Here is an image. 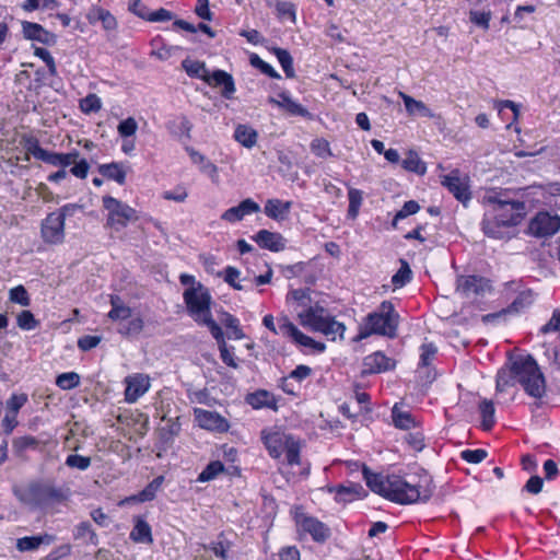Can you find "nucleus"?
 <instances>
[{
	"mask_svg": "<svg viewBox=\"0 0 560 560\" xmlns=\"http://www.w3.org/2000/svg\"><path fill=\"white\" fill-rule=\"evenodd\" d=\"M483 203L482 231L489 237L499 240L506 237L508 229L521 222L525 209L524 202L504 199L500 192L486 195Z\"/></svg>",
	"mask_w": 560,
	"mask_h": 560,
	"instance_id": "nucleus-1",
	"label": "nucleus"
},
{
	"mask_svg": "<svg viewBox=\"0 0 560 560\" xmlns=\"http://www.w3.org/2000/svg\"><path fill=\"white\" fill-rule=\"evenodd\" d=\"M389 500L399 504H412L418 501H428L433 493V482L430 475L423 472L410 476L408 479L392 475Z\"/></svg>",
	"mask_w": 560,
	"mask_h": 560,
	"instance_id": "nucleus-2",
	"label": "nucleus"
},
{
	"mask_svg": "<svg viewBox=\"0 0 560 560\" xmlns=\"http://www.w3.org/2000/svg\"><path fill=\"white\" fill-rule=\"evenodd\" d=\"M189 316L198 324L208 327L212 337L220 336V326L211 314L212 296L203 284L187 288L183 293Z\"/></svg>",
	"mask_w": 560,
	"mask_h": 560,
	"instance_id": "nucleus-3",
	"label": "nucleus"
},
{
	"mask_svg": "<svg viewBox=\"0 0 560 560\" xmlns=\"http://www.w3.org/2000/svg\"><path fill=\"white\" fill-rule=\"evenodd\" d=\"M513 378L521 384L527 395L541 398L546 393V381L537 362L530 355H517L511 359Z\"/></svg>",
	"mask_w": 560,
	"mask_h": 560,
	"instance_id": "nucleus-4",
	"label": "nucleus"
},
{
	"mask_svg": "<svg viewBox=\"0 0 560 560\" xmlns=\"http://www.w3.org/2000/svg\"><path fill=\"white\" fill-rule=\"evenodd\" d=\"M399 315L389 301L381 303L378 310L369 314L360 325L355 340L365 339L372 335L394 338L397 335Z\"/></svg>",
	"mask_w": 560,
	"mask_h": 560,
	"instance_id": "nucleus-5",
	"label": "nucleus"
},
{
	"mask_svg": "<svg viewBox=\"0 0 560 560\" xmlns=\"http://www.w3.org/2000/svg\"><path fill=\"white\" fill-rule=\"evenodd\" d=\"M302 326L312 330L319 331L330 340L337 338L343 339L346 326L325 314V310L318 305L299 312L298 314Z\"/></svg>",
	"mask_w": 560,
	"mask_h": 560,
	"instance_id": "nucleus-6",
	"label": "nucleus"
},
{
	"mask_svg": "<svg viewBox=\"0 0 560 560\" xmlns=\"http://www.w3.org/2000/svg\"><path fill=\"white\" fill-rule=\"evenodd\" d=\"M103 207L108 212L107 225L116 231L127 226L129 222L138 220L137 211L133 208L112 196L103 197Z\"/></svg>",
	"mask_w": 560,
	"mask_h": 560,
	"instance_id": "nucleus-7",
	"label": "nucleus"
},
{
	"mask_svg": "<svg viewBox=\"0 0 560 560\" xmlns=\"http://www.w3.org/2000/svg\"><path fill=\"white\" fill-rule=\"evenodd\" d=\"M444 186L458 201L466 205L471 199L469 177L463 175L459 170H453L446 175L440 176Z\"/></svg>",
	"mask_w": 560,
	"mask_h": 560,
	"instance_id": "nucleus-8",
	"label": "nucleus"
},
{
	"mask_svg": "<svg viewBox=\"0 0 560 560\" xmlns=\"http://www.w3.org/2000/svg\"><path fill=\"white\" fill-rule=\"evenodd\" d=\"M296 527L300 533L310 534L315 541L323 542L330 536L329 528L315 517L296 510Z\"/></svg>",
	"mask_w": 560,
	"mask_h": 560,
	"instance_id": "nucleus-9",
	"label": "nucleus"
},
{
	"mask_svg": "<svg viewBox=\"0 0 560 560\" xmlns=\"http://www.w3.org/2000/svg\"><path fill=\"white\" fill-rule=\"evenodd\" d=\"M491 290L489 281L478 276H460L456 281V292L466 299L485 295Z\"/></svg>",
	"mask_w": 560,
	"mask_h": 560,
	"instance_id": "nucleus-10",
	"label": "nucleus"
},
{
	"mask_svg": "<svg viewBox=\"0 0 560 560\" xmlns=\"http://www.w3.org/2000/svg\"><path fill=\"white\" fill-rule=\"evenodd\" d=\"M28 151L36 159L52 166H61L63 168L72 165V163L77 162V159L80 156V153L75 150L68 153L49 152L39 147L37 142L32 143L28 147Z\"/></svg>",
	"mask_w": 560,
	"mask_h": 560,
	"instance_id": "nucleus-11",
	"label": "nucleus"
},
{
	"mask_svg": "<svg viewBox=\"0 0 560 560\" xmlns=\"http://www.w3.org/2000/svg\"><path fill=\"white\" fill-rule=\"evenodd\" d=\"M528 230L532 235L537 237L553 235L560 230V217L539 212L530 220Z\"/></svg>",
	"mask_w": 560,
	"mask_h": 560,
	"instance_id": "nucleus-12",
	"label": "nucleus"
},
{
	"mask_svg": "<svg viewBox=\"0 0 560 560\" xmlns=\"http://www.w3.org/2000/svg\"><path fill=\"white\" fill-rule=\"evenodd\" d=\"M194 417L198 427L207 431L222 433L230 428L229 421L217 411L195 408Z\"/></svg>",
	"mask_w": 560,
	"mask_h": 560,
	"instance_id": "nucleus-13",
	"label": "nucleus"
},
{
	"mask_svg": "<svg viewBox=\"0 0 560 560\" xmlns=\"http://www.w3.org/2000/svg\"><path fill=\"white\" fill-rule=\"evenodd\" d=\"M125 400L128 404L136 402L150 389L151 386L150 377L142 373L128 375L125 378Z\"/></svg>",
	"mask_w": 560,
	"mask_h": 560,
	"instance_id": "nucleus-14",
	"label": "nucleus"
},
{
	"mask_svg": "<svg viewBox=\"0 0 560 560\" xmlns=\"http://www.w3.org/2000/svg\"><path fill=\"white\" fill-rule=\"evenodd\" d=\"M42 238L48 244H60L65 240V224L59 215L48 214L40 226Z\"/></svg>",
	"mask_w": 560,
	"mask_h": 560,
	"instance_id": "nucleus-15",
	"label": "nucleus"
},
{
	"mask_svg": "<svg viewBox=\"0 0 560 560\" xmlns=\"http://www.w3.org/2000/svg\"><path fill=\"white\" fill-rule=\"evenodd\" d=\"M280 335L292 338L296 343L324 351L325 346L304 335L288 317L280 318Z\"/></svg>",
	"mask_w": 560,
	"mask_h": 560,
	"instance_id": "nucleus-16",
	"label": "nucleus"
},
{
	"mask_svg": "<svg viewBox=\"0 0 560 560\" xmlns=\"http://www.w3.org/2000/svg\"><path fill=\"white\" fill-rule=\"evenodd\" d=\"M205 82L212 88H220L222 96L228 100L232 98L236 91L233 77L223 70L209 72Z\"/></svg>",
	"mask_w": 560,
	"mask_h": 560,
	"instance_id": "nucleus-17",
	"label": "nucleus"
},
{
	"mask_svg": "<svg viewBox=\"0 0 560 560\" xmlns=\"http://www.w3.org/2000/svg\"><path fill=\"white\" fill-rule=\"evenodd\" d=\"M21 25L25 39L36 40L45 45H54L56 43V35L45 30L40 24L23 21Z\"/></svg>",
	"mask_w": 560,
	"mask_h": 560,
	"instance_id": "nucleus-18",
	"label": "nucleus"
},
{
	"mask_svg": "<svg viewBox=\"0 0 560 560\" xmlns=\"http://www.w3.org/2000/svg\"><path fill=\"white\" fill-rule=\"evenodd\" d=\"M268 103L293 116L306 117L310 115L308 110L294 101L287 92H281L277 96H270Z\"/></svg>",
	"mask_w": 560,
	"mask_h": 560,
	"instance_id": "nucleus-19",
	"label": "nucleus"
},
{
	"mask_svg": "<svg viewBox=\"0 0 560 560\" xmlns=\"http://www.w3.org/2000/svg\"><path fill=\"white\" fill-rule=\"evenodd\" d=\"M259 210V205L254 200L247 198L236 207H232L224 211L223 214L221 215V219L230 223H235L243 220L245 215L256 213Z\"/></svg>",
	"mask_w": 560,
	"mask_h": 560,
	"instance_id": "nucleus-20",
	"label": "nucleus"
},
{
	"mask_svg": "<svg viewBox=\"0 0 560 560\" xmlns=\"http://www.w3.org/2000/svg\"><path fill=\"white\" fill-rule=\"evenodd\" d=\"M363 476L366 486L375 493L389 500V488L392 487V475L384 476L382 474L371 472L366 467L363 469Z\"/></svg>",
	"mask_w": 560,
	"mask_h": 560,
	"instance_id": "nucleus-21",
	"label": "nucleus"
},
{
	"mask_svg": "<svg viewBox=\"0 0 560 560\" xmlns=\"http://www.w3.org/2000/svg\"><path fill=\"white\" fill-rule=\"evenodd\" d=\"M264 443L270 454L275 458H279L283 454V450L293 438L282 432H262Z\"/></svg>",
	"mask_w": 560,
	"mask_h": 560,
	"instance_id": "nucleus-22",
	"label": "nucleus"
},
{
	"mask_svg": "<svg viewBox=\"0 0 560 560\" xmlns=\"http://www.w3.org/2000/svg\"><path fill=\"white\" fill-rule=\"evenodd\" d=\"M254 240L261 248L271 252H281L285 248V240L280 233L260 230L255 235Z\"/></svg>",
	"mask_w": 560,
	"mask_h": 560,
	"instance_id": "nucleus-23",
	"label": "nucleus"
},
{
	"mask_svg": "<svg viewBox=\"0 0 560 560\" xmlns=\"http://www.w3.org/2000/svg\"><path fill=\"white\" fill-rule=\"evenodd\" d=\"M187 151L192 163L199 166L200 172L209 176L212 183H219V170L217 165L194 149H187Z\"/></svg>",
	"mask_w": 560,
	"mask_h": 560,
	"instance_id": "nucleus-24",
	"label": "nucleus"
},
{
	"mask_svg": "<svg viewBox=\"0 0 560 560\" xmlns=\"http://www.w3.org/2000/svg\"><path fill=\"white\" fill-rule=\"evenodd\" d=\"M88 20L92 24L100 22L105 31H114L117 27L115 16L108 10L100 7H94L90 10Z\"/></svg>",
	"mask_w": 560,
	"mask_h": 560,
	"instance_id": "nucleus-25",
	"label": "nucleus"
},
{
	"mask_svg": "<svg viewBox=\"0 0 560 560\" xmlns=\"http://www.w3.org/2000/svg\"><path fill=\"white\" fill-rule=\"evenodd\" d=\"M393 368V362L384 353L377 351L364 359V371L368 373H380Z\"/></svg>",
	"mask_w": 560,
	"mask_h": 560,
	"instance_id": "nucleus-26",
	"label": "nucleus"
},
{
	"mask_svg": "<svg viewBox=\"0 0 560 560\" xmlns=\"http://www.w3.org/2000/svg\"><path fill=\"white\" fill-rule=\"evenodd\" d=\"M246 401L248 405H250L254 409H260V408H271L273 410L277 409V399L276 397L265 389H259L255 393L249 394L246 397Z\"/></svg>",
	"mask_w": 560,
	"mask_h": 560,
	"instance_id": "nucleus-27",
	"label": "nucleus"
},
{
	"mask_svg": "<svg viewBox=\"0 0 560 560\" xmlns=\"http://www.w3.org/2000/svg\"><path fill=\"white\" fill-rule=\"evenodd\" d=\"M290 209V201H282L280 199H268L264 210L267 217L277 221H281L288 215Z\"/></svg>",
	"mask_w": 560,
	"mask_h": 560,
	"instance_id": "nucleus-28",
	"label": "nucleus"
},
{
	"mask_svg": "<svg viewBox=\"0 0 560 560\" xmlns=\"http://www.w3.org/2000/svg\"><path fill=\"white\" fill-rule=\"evenodd\" d=\"M192 125L186 116H178L167 122L168 131L178 139H190Z\"/></svg>",
	"mask_w": 560,
	"mask_h": 560,
	"instance_id": "nucleus-29",
	"label": "nucleus"
},
{
	"mask_svg": "<svg viewBox=\"0 0 560 560\" xmlns=\"http://www.w3.org/2000/svg\"><path fill=\"white\" fill-rule=\"evenodd\" d=\"M399 96L404 101L406 110L409 115H420L428 118H432L434 116L432 110L423 102L417 101L404 92H399Z\"/></svg>",
	"mask_w": 560,
	"mask_h": 560,
	"instance_id": "nucleus-30",
	"label": "nucleus"
},
{
	"mask_svg": "<svg viewBox=\"0 0 560 560\" xmlns=\"http://www.w3.org/2000/svg\"><path fill=\"white\" fill-rule=\"evenodd\" d=\"M54 541V537L51 535L45 534L39 536H31L23 537L18 539L16 548L24 551H33L36 550L40 545H50Z\"/></svg>",
	"mask_w": 560,
	"mask_h": 560,
	"instance_id": "nucleus-31",
	"label": "nucleus"
},
{
	"mask_svg": "<svg viewBox=\"0 0 560 560\" xmlns=\"http://www.w3.org/2000/svg\"><path fill=\"white\" fill-rule=\"evenodd\" d=\"M258 133L248 125H238L234 131V139L243 147L250 149L257 143Z\"/></svg>",
	"mask_w": 560,
	"mask_h": 560,
	"instance_id": "nucleus-32",
	"label": "nucleus"
},
{
	"mask_svg": "<svg viewBox=\"0 0 560 560\" xmlns=\"http://www.w3.org/2000/svg\"><path fill=\"white\" fill-rule=\"evenodd\" d=\"M98 172L103 176L115 180L119 185H124L126 182V170L121 163L112 162L107 164H101L98 166Z\"/></svg>",
	"mask_w": 560,
	"mask_h": 560,
	"instance_id": "nucleus-33",
	"label": "nucleus"
},
{
	"mask_svg": "<svg viewBox=\"0 0 560 560\" xmlns=\"http://www.w3.org/2000/svg\"><path fill=\"white\" fill-rule=\"evenodd\" d=\"M73 538L93 546L98 544V537L89 522H81L74 527Z\"/></svg>",
	"mask_w": 560,
	"mask_h": 560,
	"instance_id": "nucleus-34",
	"label": "nucleus"
},
{
	"mask_svg": "<svg viewBox=\"0 0 560 560\" xmlns=\"http://www.w3.org/2000/svg\"><path fill=\"white\" fill-rule=\"evenodd\" d=\"M16 495L19 500L30 506H40L42 505V497L39 493V485L33 483L27 488L18 491Z\"/></svg>",
	"mask_w": 560,
	"mask_h": 560,
	"instance_id": "nucleus-35",
	"label": "nucleus"
},
{
	"mask_svg": "<svg viewBox=\"0 0 560 560\" xmlns=\"http://www.w3.org/2000/svg\"><path fill=\"white\" fill-rule=\"evenodd\" d=\"M130 538L135 542L151 544L153 539L150 525L141 518L137 520L130 533Z\"/></svg>",
	"mask_w": 560,
	"mask_h": 560,
	"instance_id": "nucleus-36",
	"label": "nucleus"
},
{
	"mask_svg": "<svg viewBox=\"0 0 560 560\" xmlns=\"http://www.w3.org/2000/svg\"><path fill=\"white\" fill-rule=\"evenodd\" d=\"M182 67L190 78H197L202 81L206 80L209 73V70L207 69L205 62L194 60L190 58H186L185 60H183Z\"/></svg>",
	"mask_w": 560,
	"mask_h": 560,
	"instance_id": "nucleus-37",
	"label": "nucleus"
},
{
	"mask_svg": "<svg viewBox=\"0 0 560 560\" xmlns=\"http://www.w3.org/2000/svg\"><path fill=\"white\" fill-rule=\"evenodd\" d=\"M112 310L108 313V317L112 320H125L131 316V308L127 306L119 296H110Z\"/></svg>",
	"mask_w": 560,
	"mask_h": 560,
	"instance_id": "nucleus-38",
	"label": "nucleus"
},
{
	"mask_svg": "<svg viewBox=\"0 0 560 560\" xmlns=\"http://www.w3.org/2000/svg\"><path fill=\"white\" fill-rule=\"evenodd\" d=\"M401 164L406 171L413 172L419 175H423L427 172L425 163L420 159L419 154L412 150L407 152Z\"/></svg>",
	"mask_w": 560,
	"mask_h": 560,
	"instance_id": "nucleus-39",
	"label": "nucleus"
},
{
	"mask_svg": "<svg viewBox=\"0 0 560 560\" xmlns=\"http://www.w3.org/2000/svg\"><path fill=\"white\" fill-rule=\"evenodd\" d=\"M479 411L481 415V427L483 430H490L494 422L495 408L491 400L483 399L479 404Z\"/></svg>",
	"mask_w": 560,
	"mask_h": 560,
	"instance_id": "nucleus-40",
	"label": "nucleus"
},
{
	"mask_svg": "<svg viewBox=\"0 0 560 560\" xmlns=\"http://www.w3.org/2000/svg\"><path fill=\"white\" fill-rule=\"evenodd\" d=\"M348 200L349 207L347 215L348 218L355 220L357 217L359 215V211L363 202V191L353 187H349Z\"/></svg>",
	"mask_w": 560,
	"mask_h": 560,
	"instance_id": "nucleus-41",
	"label": "nucleus"
},
{
	"mask_svg": "<svg viewBox=\"0 0 560 560\" xmlns=\"http://www.w3.org/2000/svg\"><path fill=\"white\" fill-rule=\"evenodd\" d=\"M279 63L281 65L285 75L288 78H294L295 71L293 68V59L287 49L276 47L272 49Z\"/></svg>",
	"mask_w": 560,
	"mask_h": 560,
	"instance_id": "nucleus-42",
	"label": "nucleus"
},
{
	"mask_svg": "<svg viewBox=\"0 0 560 560\" xmlns=\"http://www.w3.org/2000/svg\"><path fill=\"white\" fill-rule=\"evenodd\" d=\"M392 417L395 425L399 429L408 430L415 425V420L411 413L401 410L396 405L393 408Z\"/></svg>",
	"mask_w": 560,
	"mask_h": 560,
	"instance_id": "nucleus-43",
	"label": "nucleus"
},
{
	"mask_svg": "<svg viewBox=\"0 0 560 560\" xmlns=\"http://www.w3.org/2000/svg\"><path fill=\"white\" fill-rule=\"evenodd\" d=\"M39 493L42 497V505L61 502L65 499L63 492L51 486L39 485Z\"/></svg>",
	"mask_w": 560,
	"mask_h": 560,
	"instance_id": "nucleus-44",
	"label": "nucleus"
},
{
	"mask_svg": "<svg viewBox=\"0 0 560 560\" xmlns=\"http://www.w3.org/2000/svg\"><path fill=\"white\" fill-rule=\"evenodd\" d=\"M218 343H219V349H220V355H221V359L222 361L233 368V369H237L238 368V364L236 363V360H235V357H234V353L232 350H230L226 346V342L224 340V336H223V331L222 329L220 328V336L218 337H213Z\"/></svg>",
	"mask_w": 560,
	"mask_h": 560,
	"instance_id": "nucleus-45",
	"label": "nucleus"
},
{
	"mask_svg": "<svg viewBox=\"0 0 560 560\" xmlns=\"http://www.w3.org/2000/svg\"><path fill=\"white\" fill-rule=\"evenodd\" d=\"M56 384L65 390H70L80 384V376L75 372H67L57 376Z\"/></svg>",
	"mask_w": 560,
	"mask_h": 560,
	"instance_id": "nucleus-46",
	"label": "nucleus"
},
{
	"mask_svg": "<svg viewBox=\"0 0 560 560\" xmlns=\"http://www.w3.org/2000/svg\"><path fill=\"white\" fill-rule=\"evenodd\" d=\"M223 470H224V465L220 460L211 462L201 471V474L198 477V481L207 482V481L213 480Z\"/></svg>",
	"mask_w": 560,
	"mask_h": 560,
	"instance_id": "nucleus-47",
	"label": "nucleus"
},
{
	"mask_svg": "<svg viewBox=\"0 0 560 560\" xmlns=\"http://www.w3.org/2000/svg\"><path fill=\"white\" fill-rule=\"evenodd\" d=\"M161 39L154 38L151 43L153 49L151 51V56L155 57L159 60L165 61L170 59L173 55V51L177 49V47L166 46L163 43L159 46Z\"/></svg>",
	"mask_w": 560,
	"mask_h": 560,
	"instance_id": "nucleus-48",
	"label": "nucleus"
},
{
	"mask_svg": "<svg viewBox=\"0 0 560 560\" xmlns=\"http://www.w3.org/2000/svg\"><path fill=\"white\" fill-rule=\"evenodd\" d=\"M221 322L223 325H225L226 328L231 329L230 337H233L234 339H243L245 337L243 330L240 327L238 319L233 315L229 313H223Z\"/></svg>",
	"mask_w": 560,
	"mask_h": 560,
	"instance_id": "nucleus-49",
	"label": "nucleus"
},
{
	"mask_svg": "<svg viewBox=\"0 0 560 560\" xmlns=\"http://www.w3.org/2000/svg\"><path fill=\"white\" fill-rule=\"evenodd\" d=\"M300 443L292 439L283 450V454L288 465H300Z\"/></svg>",
	"mask_w": 560,
	"mask_h": 560,
	"instance_id": "nucleus-50",
	"label": "nucleus"
},
{
	"mask_svg": "<svg viewBox=\"0 0 560 560\" xmlns=\"http://www.w3.org/2000/svg\"><path fill=\"white\" fill-rule=\"evenodd\" d=\"M102 108V101L96 94H89L80 101V109L85 113H96Z\"/></svg>",
	"mask_w": 560,
	"mask_h": 560,
	"instance_id": "nucleus-51",
	"label": "nucleus"
},
{
	"mask_svg": "<svg viewBox=\"0 0 560 560\" xmlns=\"http://www.w3.org/2000/svg\"><path fill=\"white\" fill-rule=\"evenodd\" d=\"M311 151L318 158L326 159L332 155L329 142L324 138H315L311 142Z\"/></svg>",
	"mask_w": 560,
	"mask_h": 560,
	"instance_id": "nucleus-52",
	"label": "nucleus"
},
{
	"mask_svg": "<svg viewBox=\"0 0 560 560\" xmlns=\"http://www.w3.org/2000/svg\"><path fill=\"white\" fill-rule=\"evenodd\" d=\"M249 61L253 67L259 69L266 75L273 79L280 78L279 73L273 69V67L268 62L264 61L258 55L252 54Z\"/></svg>",
	"mask_w": 560,
	"mask_h": 560,
	"instance_id": "nucleus-53",
	"label": "nucleus"
},
{
	"mask_svg": "<svg viewBox=\"0 0 560 560\" xmlns=\"http://www.w3.org/2000/svg\"><path fill=\"white\" fill-rule=\"evenodd\" d=\"M22 8L27 12L38 9L56 10L58 2L56 0H26Z\"/></svg>",
	"mask_w": 560,
	"mask_h": 560,
	"instance_id": "nucleus-54",
	"label": "nucleus"
},
{
	"mask_svg": "<svg viewBox=\"0 0 560 560\" xmlns=\"http://www.w3.org/2000/svg\"><path fill=\"white\" fill-rule=\"evenodd\" d=\"M533 293L530 291L521 292L510 306V311L518 313L527 308L533 303Z\"/></svg>",
	"mask_w": 560,
	"mask_h": 560,
	"instance_id": "nucleus-55",
	"label": "nucleus"
},
{
	"mask_svg": "<svg viewBox=\"0 0 560 560\" xmlns=\"http://www.w3.org/2000/svg\"><path fill=\"white\" fill-rule=\"evenodd\" d=\"M411 270L407 262H402L399 270L393 276L392 282L395 289L404 287L406 283L410 281Z\"/></svg>",
	"mask_w": 560,
	"mask_h": 560,
	"instance_id": "nucleus-56",
	"label": "nucleus"
},
{
	"mask_svg": "<svg viewBox=\"0 0 560 560\" xmlns=\"http://www.w3.org/2000/svg\"><path fill=\"white\" fill-rule=\"evenodd\" d=\"M420 210V206L415 200H409L405 202L402 208L395 214L393 220V225L396 226L399 220L407 218L408 215L415 214Z\"/></svg>",
	"mask_w": 560,
	"mask_h": 560,
	"instance_id": "nucleus-57",
	"label": "nucleus"
},
{
	"mask_svg": "<svg viewBox=\"0 0 560 560\" xmlns=\"http://www.w3.org/2000/svg\"><path fill=\"white\" fill-rule=\"evenodd\" d=\"M10 300L14 303H18L22 306H28L31 303L28 293L23 285H18L10 290Z\"/></svg>",
	"mask_w": 560,
	"mask_h": 560,
	"instance_id": "nucleus-58",
	"label": "nucleus"
},
{
	"mask_svg": "<svg viewBox=\"0 0 560 560\" xmlns=\"http://www.w3.org/2000/svg\"><path fill=\"white\" fill-rule=\"evenodd\" d=\"M469 20L477 26H480L487 31L489 28V22L491 20V12L471 10L469 12Z\"/></svg>",
	"mask_w": 560,
	"mask_h": 560,
	"instance_id": "nucleus-59",
	"label": "nucleus"
},
{
	"mask_svg": "<svg viewBox=\"0 0 560 560\" xmlns=\"http://www.w3.org/2000/svg\"><path fill=\"white\" fill-rule=\"evenodd\" d=\"M66 465L79 470H86L91 465V458L78 454H71L67 457Z\"/></svg>",
	"mask_w": 560,
	"mask_h": 560,
	"instance_id": "nucleus-60",
	"label": "nucleus"
},
{
	"mask_svg": "<svg viewBox=\"0 0 560 560\" xmlns=\"http://www.w3.org/2000/svg\"><path fill=\"white\" fill-rule=\"evenodd\" d=\"M38 322L30 311H22L18 315V326L23 330H33L37 327Z\"/></svg>",
	"mask_w": 560,
	"mask_h": 560,
	"instance_id": "nucleus-61",
	"label": "nucleus"
},
{
	"mask_svg": "<svg viewBox=\"0 0 560 560\" xmlns=\"http://www.w3.org/2000/svg\"><path fill=\"white\" fill-rule=\"evenodd\" d=\"M241 272L237 268L229 266L224 270V281L235 290H244L245 287L238 281Z\"/></svg>",
	"mask_w": 560,
	"mask_h": 560,
	"instance_id": "nucleus-62",
	"label": "nucleus"
},
{
	"mask_svg": "<svg viewBox=\"0 0 560 560\" xmlns=\"http://www.w3.org/2000/svg\"><path fill=\"white\" fill-rule=\"evenodd\" d=\"M488 456L487 451L477 448V450H465L460 453V457L470 464H479Z\"/></svg>",
	"mask_w": 560,
	"mask_h": 560,
	"instance_id": "nucleus-63",
	"label": "nucleus"
},
{
	"mask_svg": "<svg viewBox=\"0 0 560 560\" xmlns=\"http://www.w3.org/2000/svg\"><path fill=\"white\" fill-rule=\"evenodd\" d=\"M138 129V124L135 118L128 117L127 119L119 122L117 127L118 133L124 137L128 138L136 133Z\"/></svg>",
	"mask_w": 560,
	"mask_h": 560,
	"instance_id": "nucleus-64",
	"label": "nucleus"
}]
</instances>
